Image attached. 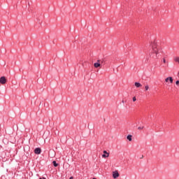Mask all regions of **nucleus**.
I'll list each match as a JSON object with an SVG mask.
<instances>
[{"instance_id":"9d476101","label":"nucleus","mask_w":179,"mask_h":179,"mask_svg":"<svg viewBox=\"0 0 179 179\" xmlns=\"http://www.w3.org/2000/svg\"><path fill=\"white\" fill-rule=\"evenodd\" d=\"M108 156H110L109 153H106V154H103L102 155V157H103V158L108 157Z\"/></svg>"},{"instance_id":"6ab92c4d","label":"nucleus","mask_w":179,"mask_h":179,"mask_svg":"<svg viewBox=\"0 0 179 179\" xmlns=\"http://www.w3.org/2000/svg\"><path fill=\"white\" fill-rule=\"evenodd\" d=\"M69 179H73V177H72V176H71V177H70V178H69Z\"/></svg>"},{"instance_id":"1a4fd4ad","label":"nucleus","mask_w":179,"mask_h":179,"mask_svg":"<svg viewBox=\"0 0 179 179\" xmlns=\"http://www.w3.org/2000/svg\"><path fill=\"white\" fill-rule=\"evenodd\" d=\"M173 60L179 64V57H174Z\"/></svg>"},{"instance_id":"f257e3e1","label":"nucleus","mask_w":179,"mask_h":179,"mask_svg":"<svg viewBox=\"0 0 179 179\" xmlns=\"http://www.w3.org/2000/svg\"><path fill=\"white\" fill-rule=\"evenodd\" d=\"M152 47V51L150 53V55L152 57V54H155L156 57H157V55L159 54V51H160V46H159V44L157 43V41L155 40L151 43Z\"/></svg>"},{"instance_id":"9b49d317","label":"nucleus","mask_w":179,"mask_h":179,"mask_svg":"<svg viewBox=\"0 0 179 179\" xmlns=\"http://www.w3.org/2000/svg\"><path fill=\"white\" fill-rule=\"evenodd\" d=\"M52 164H53L54 167H58V164H57L56 161H53Z\"/></svg>"},{"instance_id":"f8f14e48","label":"nucleus","mask_w":179,"mask_h":179,"mask_svg":"<svg viewBox=\"0 0 179 179\" xmlns=\"http://www.w3.org/2000/svg\"><path fill=\"white\" fill-rule=\"evenodd\" d=\"M145 89L146 91L149 90V85H145Z\"/></svg>"},{"instance_id":"4be33fe9","label":"nucleus","mask_w":179,"mask_h":179,"mask_svg":"<svg viewBox=\"0 0 179 179\" xmlns=\"http://www.w3.org/2000/svg\"><path fill=\"white\" fill-rule=\"evenodd\" d=\"M122 102L124 103V101H122Z\"/></svg>"},{"instance_id":"0eeeda50","label":"nucleus","mask_w":179,"mask_h":179,"mask_svg":"<svg viewBox=\"0 0 179 179\" xmlns=\"http://www.w3.org/2000/svg\"><path fill=\"white\" fill-rule=\"evenodd\" d=\"M134 86H136V87H141L142 84H141L140 83H135Z\"/></svg>"},{"instance_id":"ddd939ff","label":"nucleus","mask_w":179,"mask_h":179,"mask_svg":"<svg viewBox=\"0 0 179 179\" xmlns=\"http://www.w3.org/2000/svg\"><path fill=\"white\" fill-rule=\"evenodd\" d=\"M162 62L164 63V64H166L167 62L166 61V58H164L163 59H162Z\"/></svg>"},{"instance_id":"b1692460","label":"nucleus","mask_w":179,"mask_h":179,"mask_svg":"<svg viewBox=\"0 0 179 179\" xmlns=\"http://www.w3.org/2000/svg\"><path fill=\"white\" fill-rule=\"evenodd\" d=\"M39 179H42V178H39Z\"/></svg>"},{"instance_id":"6e6552de","label":"nucleus","mask_w":179,"mask_h":179,"mask_svg":"<svg viewBox=\"0 0 179 179\" xmlns=\"http://www.w3.org/2000/svg\"><path fill=\"white\" fill-rule=\"evenodd\" d=\"M127 139L131 142L132 141V135H128Z\"/></svg>"},{"instance_id":"f03ea898","label":"nucleus","mask_w":179,"mask_h":179,"mask_svg":"<svg viewBox=\"0 0 179 179\" xmlns=\"http://www.w3.org/2000/svg\"><path fill=\"white\" fill-rule=\"evenodd\" d=\"M0 83L1 85H5V83H6V78H5V76H2L0 78Z\"/></svg>"},{"instance_id":"393cba45","label":"nucleus","mask_w":179,"mask_h":179,"mask_svg":"<svg viewBox=\"0 0 179 179\" xmlns=\"http://www.w3.org/2000/svg\"><path fill=\"white\" fill-rule=\"evenodd\" d=\"M43 179H45V178H43Z\"/></svg>"},{"instance_id":"423d86ee","label":"nucleus","mask_w":179,"mask_h":179,"mask_svg":"<svg viewBox=\"0 0 179 179\" xmlns=\"http://www.w3.org/2000/svg\"><path fill=\"white\" fill-rule=\"evenodd\" d=\"M98 62L94 64V68H99L100 66V60L97 61Z\"/></svg>"},{"instance_id":"7ed1b4c3","label":"nucleus","mask_w":179,"mask_h":179,"mask_svg":"<svg viewBox=\"0 0 179 179\" xmlns=\"http://www.w3.org/2000/svg\"><path fill=\"white\" fill-rule=\"evenodd\" d=\"M165 82H166V83H168V82H169L170 83H173V77H167V78L165 79Z\"/></svg>"},{"instance_id":"39448f33","label":"nucleus","mask_w":179,"mask_h":179,"mask_svg":"<svg viewBox=\"0 0 179 179\" xmlns=\"http://www.w3.org/2000/svg\"><path fill=\"white\" fill-rule=\"evenodd\" d=\"M34 153H35V155H40V153H41V148H36L34 150Z\"/></svg>"},{"instance_id":"412c9836","label":"nucleus","mask_w":179,"mask_h":179,"mask_svg":"<svg viewBox=\"0 0 179 179\" xmlns=\"http://www.w3.org/2000/svg\"><path fill=\"white\" fill-rule=\"evenodd\" d=\"M143 158V156L141 157V159Z\"/></svg>"},{"instance_id":"aec40b11","label":"nucleus","mask_w":179,"mask_h":179,"mask_svg":"<svg viewBox=\"0 0 179 179\" xmlns=\"http://www.w3.org/2000/svg\"><path fill=\"white\" fill-rule=\"evenodd\" d=\"M143 158V156L141 157V159Z\"/></svg>"},{"instance_id":"dca6fc26","label":"nucleus","mask_w":179,"mask_h":179,"mask_svg":"<svg viewBox=\"0 0 179 179\" xmlns=\"http://www.w3.org/2000/svg\"><path fill=\"white\" fill-rule=\"evenodd\" d=\"M136 100V97H133V101H135Z\"/></svg>"},{"instance_id":"2eb2a0df","label":"nucleus","mask_w":179,"mask_h":179,"mask_svg":"<svg viewBox=\"0 0 179 179\" xmlns=\"http://www.w3.org/2000/svg\"><path fill=\"white\" fill-rule=\"evenodd\" d=\"M138 129H143V127H138Z\"/></svg>"},{"instance_id":"20e7f679","label":"nucleus","mask_w":179,"mask_h":179,"mask_svg":"<svg viewBox=\"0 0 179 179\" xmlns=\"http://www.w3.org/2000/svg\"><path fill=\"white\" fill-rule=\"evenodd\" d=\"M113 178H118V177H120V173H118L117 171H115L113 173Z\"/></svg>"},{"instance_id":"4468645a","label":"nucleus","mask_w":179,"mask_h":179,"mask_svg":"<svg viewBox=\"0 0 179 179\" xmlns=\"http://www.w3.org/2000/svg\"><path fill=\"white\" fill-rule=\"evenodd\" d=\"M176 85L177 86H179V80H177V81L176 82Z\"/></svg>"},{"instance_id":"a211bd4d","label":"nucleus","mask_w":179,"mask_h":179,"mask_svg":"<svg viewBox=\"0 0 179 179\" xmlns=\"http://www.w3.org/2000/svg\"><path fill=\"white\" fill-rule=\"evenodd\" d=\"M178 78H179V71L178 72Z\"/></svg>"},{"instance_id":"5701e85b","label":"nucleus","mask_w":179,"mask_h":179,"mask_svg":"<svg viewBox=\"0 0 179 179\" xmlns=\"http://www.w3.org/2000/svg\"><path fill=\"white\" fill-rule=\"evenodd\" d=\"M178 5H179V1H178Z\"/></svg>"},{"instance_id":"f3484780","label":"nucleus","mask_w":179,"mask_h":179,"mask_svg":"<svg viewBox=\"0 0 179 179\" xmlns=\"http://www.w3.org/2000/svg\"><path fill=\"white\" fill-rule=\"evenodd\" d=\"M103 153H104V155H107V153H108V152H107L106 150H104V151H103Z\"/></svg>"}]
</instances>
